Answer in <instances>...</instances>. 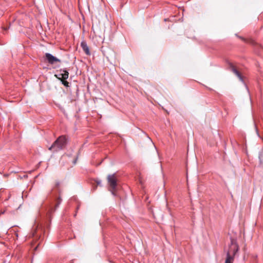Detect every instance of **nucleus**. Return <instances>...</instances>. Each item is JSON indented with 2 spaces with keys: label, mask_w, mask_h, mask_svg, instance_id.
Wrapping results in <instances>:
<instances>
[{
  "label": "nucleus",
  "mask_w": 263,
  "mask_h": 263,
  "mask_svg": "<svg viewBox=\"0 0 263 263\" xmlns=\"http://www.w3.org/2000/svg\"><path fill=\"white\" fill-rule=\"evenodd\" d=\"M230 70L239 78V79L241 81H243V78L239 72V71L236 69L235 66L232 64H230Z\"/></svg>",
  "instance_id": "6"
},
{
  "label": "nucleus",
  "mask_w": 263,
  "mask_h": 263,
  "mask_svg": "<svg viewBox=\"0 0 263 263\" xmlns=\"http://www.w3.org/2000/svg\"><path fill=\"white\" fill-rule=\"evenodd\" d=\"M45 57L47 61L50 64H53L56 62H60L61 60L56 57L52 55L51 54L49 53H46L45 54Z\"/></svg>",
  "instance_id": "5"
},
{
  "label": "nucleus",
  "mask_w": 263,
  "mask_h": 263,
  "mask_svg": "<svg viewBox=\"0 0 263 263\" xmlns=\"http://www.w3.org/2000/svg\"><path fill=\"white\" fill-rule=\"evenodd\" d=\"M238 37H239L240 39H241L244 42H246V40L245 38H243V37L238 36Z\"/></svg>",
  "instance_id": "10"
},
{
  "label": "nucleus",
  "mask_w": 263,
  "mask_h": 263,
  "mask_svg": "<svg viewBox=\"0 0 263 263\" xmlns=\"http://www.w3.org/2000/svg\"><path fill=\"white\" fill-rule=\"evenodd\" d=\"M81 46L82 48L83 51L87 55H90V52L89 51V47H88L87 43L85 41H82L81 43Z\"/></svg>",
  "instance_id": "7"
},
{
  "label": "nucleus",
  "mask_w": 263,
  "mask_h": 263,
  "mask_svg": "<svg viewBox=\"0 0 263 263\" xmlns=\"http://www.w3.org/2000/svg\"><path fill=\"white\" fill-rule=\"evenodd\" d=\"M56 187H59V186L60 185V183L59 182H57L56 183Z\"/></svg>",
  "instance_id": "11"
},
{
  "label": "nucleus",
  "mask_w": 263,
  "mask_h": 263,
  "mask_svg": "<svg viewBox=\"0 0 263 263\" xmlns=\"http://www.w3.org/2000/svg\"><path fill=\"white\" fill-rule=\"evenodd\" d=\"M234 261L233 257L230 255V252L227 253V257L224 263H233Z\"/></svg>",
  "instance_id": "8"
},
{
  "label": "nucleus",
  "mask_w": 263,
  "mask_h": 263,
  "mask_svg": "<svg viewBox=\"0 0 263 263\" xmlns=\"http://www.w3.org/2000/svg\"><path fill=\"white\" fill-rule=\"evenodd\" d=\"M62 201V199L60 197H59L58 199L57 204H56V208L59 206V205L61 203Z\"/></svg>",
  "instance_id": "9"
},
{
  "label": "nucleus",
  "mask_w": 263,
  "mask_h": 263,
  "mask_svg": "<svg viewBox=\"0 0 263 263\" xmlns=\"http://www.w3.org/2000/svg\"><path fill=\"white\" fill-rule=\"evenodd\" d=\"M60 73L58 75L55 74V76L61 80L62 84L66 87H69V83L66 81V79H68L69 76V72L65 69H60Z\"/></svg>",
  "instance_id": "3"
},
{
  "label": "nucleus",
  "mask_w": 263,
  "mask_h": 263,
  "mask_svg": "<svg viewBox=\"0 0 263 263\" xmlns=\"http://www.w3.org/2000/svg\"><path fill=\"white\" fill-rule=\"evenodd\" d=\"M238 250L239 246L237 243L236 240L233 238H231V244L229 246V249L227 252H230V255H232V256L233 257V259H234V257Z\"/></svg>",
  "instance_id": "4"
},
{
  "label": "nucleus",
  "mask_w": 263,
  "mask_h": 263,
  "mask_svg": "<svg viewBox=\"0 0 263 263\" xmlns=\"http://www.w3.org/2000/svg\"><path fill=\"white\" fill-rule=\"evenodd\" d=\"M76 162H77V159H76L73 161V163H74V164H76Z\"/></svg>",
  "instance_id": "12"
},
{
  "label": "nucleus",
  "mask_w": 263,
  "mask_h": 263,
  "mask_svg": "<svg viewBox=\"0 0 263 263\" xmlns=\"http://www.w3.org/2000/svg\"><path fill=\"white\" fill-rule=\"evenodd\" d=\"M107 182L109 191L114 195H115V192L117 186V179L116 174L109 175L107 176Z\"/></svg>",
  "instance_id": "2"
},
{
  "label": "nucleus",
  "mask_w": 263,
  "mask_h": 263,
  "mask_svg": "<svg viewBox=\"0 0 263 263\" xmlns=\"http://www.w3.org/2000/svg\"><path fill=\"white\" fill-rule=\"evenodd\" d=\"M67 139L65 136H60L49 148L50 151L57 152L64 149L67 144Z\"/></svg>",
  "instance_id": "1"
}]
</instances>
